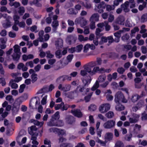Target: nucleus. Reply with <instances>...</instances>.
Returning a JSON list of instances; mask_svg holds the SVG:
<instances>
[{"instance_id":"56","label":"nucleus","mask_w":147,"mask_h":147,"mask_svg":"<svg viewBox=\"0 0 147 147\" xmlns=\"http://www.w3.org/2000/svg\"><path fill=\"white\" fill-rule=\"evenodd\" d=\"M47 98V95H45L41 101V103L42 105H44L46 104Z\"/></svg>"},{"instance_id":"54","label":"nucleus","mask_w":147,"mask_h":147,"mask_svg":"<svg viewBox=\"0 0 147 147\" xmlns=\"http://www.w3.org/2000/svg\"><path fill=\"white\" fill-rule=\"evenodd\" d=\"M74 57L73 54H70L68 55L67 57V59L68 62H70Z\"/></svg>"},{"instance_id":"46","label":"nucleus","mask_w":147,"mask_h":147,"mask_svg":"<svg viewBox=\"0 0 147 147\" xmlns=\"http://www.w3.org/2000/svg\"><path fill=\"white\" fill-rule=\"evenodd\" d=\"M87 64H88V66H90L91 68H93L96 65V62L92 61Z\"/></svg>"},{"instance_id":"44","label":"nucleus","mask_w":147,"mask_h":147,"mask_svg":"<svg viewBox=\"0 0 147 147\" xmlns=\"http://www.w3.org/2000/svg\"><path fill=\"white\" fill-rule=\"evenodd\" d=\"M115 8L114 5H107L106 7V10L108 11H110L111 10H113Z\"/></svg>"},{"instance_id":"23","label":"nucleus","mask_w":147,"mask_h":147,"mask_svg":"<svg viewBox=\"0 0 147 147\" xmlns=\"http://www.w3.org/2000/svg\"><path fill=\"white\" fill-rule=\"evenodd\" d=\"M84 69L86 71V72L92 76V74L91 73L92 72V71L91 70V67L90 66H88L87 64L85 65L84 66Z\"/></svg>"},{"instance_id":"51","label":"nucleus","mask_w":147,"mask_h":147,"mask_svg":"<svg viewBox=\"0 0 147 147\" xmlns=\"http://www.w3.org/2000/svg\"><path fill=\"white\" fill-rule=\"evenodd\" d=\"M144 105V101L143 100H140L136 104V105L139 108H140Z\"/></svg>"},{"instance_id":"39","label":"nucleus","mask_w":147,"mask_h":147,"mask_svg":"<svg viewBox=\"0 0 147 147\" xmlns=\"http://www.w3.org/2000/svg\"><path fill=\"white\" fill-rule=\"evenodd\" d=\"M64 105V102H61L60 104H56L55 106V110H58L60 109L61 110L62 105Z\"/></svg>"},{"instance_id":"57","label":"nucleus","mask_w":147,"mask_h":147,"mask_svg":"<svg viewBox=\"0 0 147 147\" xmlns=\"http://www.w3.org/2000/svg\"><path fill=\"white\" fill-rule=\"evenodd\" d=\"M91 47L90 44H87L84 47V52H87V51L88 50V48Z\"/></svg>"},{"instance_id":"40","label":"nucleus","mask_w":147,"mask_h":147,"mask_svg":"<svg viewBox=\"0 0 147 147\" xmlns=\"http://www.w3.org/2000/svg\"><path fill=\"white\" fill-rule=\"evenodd\" d=\"M44 144L48 145L47 147H51V142L50 140L46 138L44 140Z\"/></svg>"},{"instance_id":"20","label":"nucleus","mask_w":147,"mask_h":147,"mask_svg":"<svg viewBox=\"0 0 147 147\" xmlns=\"http://www.w3.org/2000/svg\"><path fill=\"white\" fill-rule=\"evenodd\" d=\"M11 22L9 20L7 19L6 20V22L2 24L3 27L5 29L10 27L11 26Z\"/></svg>"},{"instance_id":"22","label":"nucleus","mask_w":147,"mask_h":147,"mask_svg":"<svg viewBox=\"0 0 147 147\" xmlns=\"http://www.w3.org/2000/svg\"><path fill=\"white\" fill-rule=\"evenodd\" d=\"M38 136V134H36V136H32L31 139L32 140V143L33 144L37 145L38 144V142L36 140Z\"/></svg>"},{"instance_id":"45","label":"nucleus","mask_w":147,"mask_h":147,"mask_svg":"<svg viewBox=\"0 0 147 147\" xmlns=\"http://www.w3.org/2000/svg\"><path fill=\"white\" fill-rule=\"evenodd\" d=\"M14 51L15 53H20V47L18 45H15L13 47Z\"/></svg>"},{"instance_id":"55","label":"nucleus","mask_w":147,"mask_h":147,"mask_svg":"<svg viewBox=\"0 0 147 147\" xmlns=\"http://www.w3.org/2000/svg\"><path fill=\"white\" fill-rule=\"evenodd\" d=\"M69 106L68 105H65L64 103V105H62V108H61V111H63L64 110H67L68 108L69 107Z\"/></svg>"},{"instance_id":"18","label":"nucleus","mask_w":147,"mask_h":147,"mask_svg":"<svg viewBox=\"0 0 147 147\" xmlns=\"http://www.w3.org/2000/svg\"><path fill=\"white\" fill-rule=\"evenodd\" d=\"M13 61L17 63L19 61L20 57V53L19 54L18 53H13L11 56Z\"/></svg>"},{"instance_id":"32","label":"nucleus","mask_w":147,"mask_h":147,"mask_svg":"<svg viewBox=\"0 0 147 147\" xmlns=\"http://www.w3.org/2000/svg\"><path fill=\"white\" fill-rule=\"evenodd\" d=\"M37 74L35 73H33L31 76V81L32 83H34L36 82L37 79Z\"/></svg>"},{"instance_id":"52","label":"nucleus","mask_w":147,"mask_h":147,"mask_svg":"<svg viewBox=\"0 0 147 147\" xmlns=\"http://www.w3.org/2000/svg\"><path fill=\"white\" fill-rule=\"evenodd\" d=\"M46 54H47V57L48 58L51 59L54 57V55L51 53V52L50 51H48L46 52Z\"/></svg>"},{"instance_id":"64","label":"nucleus","mask_w":147,"mask_h":147,"mask_svg":"<svg viewBox=\"0 0 147 147\" xmlns=\"http://www.w3.org/2000/svg\"><path fill=\"white\" fill-rule=\"evenodd\" d=\"M141 119L142 120H146L147 119V113L145 114L144 113L142 114Z\"/></svg>"},{"instance_id":"7","label":"nucleus","mask_w":147,"mask_h":147,"mask_svg":"<svg viewBox=\"0 0 147 147\" xmlns=\"http://www.w3.org/2000/svg\"><path fill=\"white\" fill-rule=\"evenodd\" d=\"M115 121L113 120H110L104 123L103 126L105 128L110 129L114 127L115 125Z\"/></svg>"},{"instance_id":"60","label":"nucleus","mask_w":147,"mask_h":147,"mask_svg":"<svg viewBox=\"0 0 147 147\" xmlns=\"http://www.w3.org/2000/svg\"><path fill=\"white\" fill-rule=\"evenodd\" d=\"M85 5V7L88 9H89L92 7L91 4L88 1H87L86 2Z\"/></svg>"},{"instance_id":"62","label":"nucleus","mask_w":147,"mask_h":147,"mask_svg":"<svg viewBox=\"0 0 147 147\" xmlns=\"http://www.w3.org/2000/svg\"><path fill=\"white\" fill-rule=\"evenodd\" d=\"M80 23L82 26H84L86 24L87 21L83 19L82 20H80Z\"/></svg>"},{"instance_id":"42","label":"nucleus","mask_w":147,"mask_h":147,"mask_svg":"<svg viewBox=\"0 0 147 147\" xmlns=\"http://www.w3.org/2000/svg\"><path fill=\"white\" fill-rule=\"evenodd\" d=\"M56 57L58 59H60L62 57V54L61 53L60 50H58L55 52Z\"/></svg>"},{"instance_id":"58","label":"nucleus","mask_w":147,"mask_h":147,"mask_svg":"<svg viewBox=\"0 0 147 147\" xmlns=\"http://www.w3.org/2000/svg\"><path fill=\"white\" fill-rule=\"evenodd\" d=\"M71 2H68L66 3L65 6V8L67 9L72 7L73 4L71 3Z\"/></svg>"},{"instance_id":"4","label":"nucleus","mask_w":147,"mask_h":147,"mask_svg":"<svg viewBox=\"0 0 147 147\" xmlns=\"http://www.w3.org/2000/svg\"><path fill=\"white\" fill-rule=\"evenodd\" d=\"M52 129V131L54 132H57L58 133V135L59 136V143H62L64 141H66V139L64 138L62 136H63L65 134V132L63 130L58 129L56 127L52 128L50 129V130Z\"/></svg>"},{"instance_id":"63","label":"nucleus","mask_w":147,"mask_h":147,"mask_svg":"<svg viewBox=\"0 0 147 147\" xmlns=\"http://www.w3.org/2000/svg\"><path fill=\"white\" fill-rule=\"evenodd\" d=\"M9 36L11 38H14L16 36V34L15 33L12 32H9Z\"/></svg>"},{"instance_id":"53","label":"nucleus","mask_w":147,"mask_h":147,"mask_svg":"<svg viewBox=\"0 0 147 147\" xmlns=\"http://www.w3.org/2000/svg\"><path fill=\"white\" fill-rule=\"evenodd\" d=\"M118 72L120 74H123L125 71V70L122 67H119L117 70Z\"/></svg>"},{"instance_id":"26","label":"nucleus","mask_w":147,"mask_h":147,"mask_svg":"<svg viewBox=\"0 0 147 147\" xmlns=\"http://www.w3.org/2000/svg\"><path fill=\"white\" fill-rule=\"evenodd\" d=\"M75 121V119L73 117L70 116L67 118V122L68 123L70 124H72Z\"/></svg>"},{"instance_id":"25","label":"nucleus","mask_w":147,"mask_h":147,"mask_svg":"<svg viewBox=\"0 0 147 147\" xmlns=\"http://www.w3.org/2000/svg\"><path fill=\"white\" fill-rule=\"evenodd\" d=\"M100 81H98V80H96L94 84L92 87L91 88V90L92 91H94L95 90H96L99 87V82Z\"/></svg>"},{"instance_id":"19","label":"nucleus","mask_w":147,"mask_h":147,"mask_svg":"<svg viewBox=\"0 0 147 147\" xmlns=\"http://www.w3.org/2000/svg\"><path fill=\"white\" fill-rule=\"evenodd\" d=\"M30 122L31 123H33L35 125L40 127L42 126L44 123L43 122H40L36 120L33 119H30Z\"/></svg>"},{"instance_id":"31","label":"nucleus","mask_w":147,"mask_h":147,"mask_svg":"<svg viewBox=\"0 0 147 147\" xmlns=\"http://www.w3.org/2000/svg\"><path fill=\"white\" fill-rule=\"evenodd\" d=\"M132 137V134L131 133H130L129 134H127L125 136V140L127 141H130L131 140Z\"/></svg>"},{"instance_id":"11","label":"nucleus","mask_w":147,"mask_h":147,"mask_svg":"<svg viewBox=\"0 0 147 147\" xmlns=\"http://www.w3.org/2000/svg\"><path fill=\"white\" fill-rule=\"evenodd\" d=\"M129 5V2L128 1H126L124 3L121 5V7L125 12L127 13L129 11V9L128 8Z\"/></svg>"},{"instance_id":"41","label":"nucleus","mask_w":147,"mask_h":147,"mask_svg":"<svg viewBox=\"0 0 147 147\" xmlns=\"http://www.w3.org/2000/svg\"><path fill=\"white\" fill-rule=\"evenodd\" d=\"M95 10L97 12L100 13H101V3H100L98 6L96 5Z\"/></svg>"},{"instance_id":"13","label":"nucleus","mask_w":147,"mask_h":147,"mask_svg":"<svg viewBox=\"0 0 147 147\" xmlns=\"http://www.w3.org/2000/svg\"><path fill=\"white\" fill-rule=\"evenodd\" d=\"M20 109V105H13L11 109L12 114L13 115L17 114Z\"/></svg>"},{"instance_id":"30","label":"nucleus","mask_w":147,"mask_h":147,"mask_svg":"<svg viewBox=\"0 0 147 147\" xmlns=\"http://www.w3.org/2000/svg\"><path fill=\"white\" fill-rule=\"evenodd\" d=\"M141 21L142 23H144L147 21V13H144L142 15Z\"/></svg>"},{"instance_id":"35","label":"nucleus","mask_w":147,"mask_h":147,"mask_svg":"<svg viewBox=\"0 0 147 147\" xmlns=\"http://www.w3.org/2000/svg\"><path fill=\"white\" fill-rule=\"evenodd\" d=\"M115 109L117 111H121L124 109L125 107L119 104L115 107Z\"/></svg>"},{"instance_id":"14","label":"nucleus","mask_w":147,"mask_h":147,"mask_svg":"<svg viewBox=\"0 0 147 147\" xmlns=\"http://www.w3.org/2000/svg\"><path fill=\"white\" fill-rule=\"evenodd\" d=\"M125 19L123 16L118 17L116 20L115 23L116 24H118L121 25H124V21Z\"/></svg>"},{"instance_id":"12","label":"nucleus","mask_w":147,"mask_h":147,"mask_svg":"<svg viewBox=\"0 0 147 147\" xmlns=\"http://www.w3.org/2000/svg\"><path fill=\"white\" fill-rule=\"evenodd\" d=\"M110 105L108 103L102 105V113L107 112L110 108Z\"/></svg>"},{"instance_id":"29","label":"nucleus","mask_w":147,"mask_h":147,"mask_svg":"<svg viewBox=\"0 0 147 147\" xmlns=\"http://www.w3.org/2000/svg\"><path fill=\"white\" fill-rule=\"evenodd\" d=\"M115 147H124V145L122 141L118 140L115 144Z\"/></svg>"},{"instance_id":"27","label":"nucleus","mask_w":147,"mask_h":147,"mask_svg":"<svg viewBox=\"0 0 147 147\" xmlns=\"http://www.w3.org/2000/svg\"><path fill=\"white\" fill-rule=\"evenodd\" d=\"M72 144L70 143H63L60 145V147H73Z\"/></svg>"},{"instance_id":"17","label":"nucleus","mask_w":147,"mask_h":147,"mask_svg":"<svg viewBox=\"0 0 147 147\" xmlns=\"http://www.w3.org/2000/svg\"><path fill=\"white\" fill-rule=\"evenodd\" d=\"M99 20V16L97 13H95L92 15L90 18V22H97Z\"/></svg>"},{"instance_id":"59","label":"nucleus","mask_w":147,"mask_h":147,"mask_svg":"<svg viewBox=\"0 0 147 147\" xmlns=\"http://www.w3.org/2000/svg\"><path fill=\"white\" fill-rule=\"evenodd\" d=\"M139 29L138 27H134V28L131 30V34H134L136 32H138Z\"/></svg>"},{"instance_id":"49","label":"nucleus","mask_w":147,"mask_h":147,"mask_svg":"<svg viewBox=\"0 0 147 147\" xmlns=\"http://www.w3.org/2000/svg\"><path fill=\"white\" fill-rule=\"evenodd\" d=\"M129 38V36L128 34H126L125 35L122 36L121 38L124 41H126Z\"/></svg>"},{"instance_id":"61","label":"nucleus","mask_w":147,"mask_h":147,"mask_svg":"<svg viewBox=\"0 0 147 147\" xmlns=\"http://www.w3.org/2000/svg\"><path fill=\"white\" fill-rule=\"evenodd\" d=\"M90 27L91 30H93L95 28V22H90Z\"/></svg>"},{"instance_id":"8","label":"nucleus","mask_w":147,"mask_h":147,"mask_svg":"<svg viewBox=\"0 0 147 147\" xmlns=\"http://www.w3.org/2000/svg\"><path fill=\"white\" fill-rule=\"evenodd\" d=\"M139 117V115L133 113L131 117L129 118V121L130 123H136L138 121Z\"/></svg>"},{"instance_id":"37","label":"nucleus","mask_w":147,"mask_h":147,"mask_svg":"<svg viewBox=\"0 0 147 147\" xmlns=\"http://www.w3.org/2000/svg\"><path fill=\"white\" fill-rule=\"evenodd\" d=\"M25 12V10L23 7L21 6L19 8L18 13H19L20 16L23 15Z\"/></svg>"},{"instance_id":"33","label":"nucleus","mask_w":147,"mask_h":147,"mask_svg":"<svg viewBox=\"0 0 147 147\" xmlns=\"http://www.w3.org/2000/svg\"><path fill=\"white\" fill-rule=\"evenodd\" d=\"M71 88V86L69 84L66 85L65 86L63 87L61 89V90L63 91L64 92H67L69 91Z\"/></svg>"},{"instance_id":"16","label":"nucleus","mask_w":147,"mask_h":147,"mask_svg":"<svg viewBox=\"0 0 147 147\" xmlns=\"http://www.w3.org/2000/svg\"><path fill=\"white\" fill-rule=\"evenodd\" d=\"M113 138V134L111 132H107L105 136V139L106 140L110 141Z\"/></svg>"},{"instance_id":"2","label":"nucleus","mask_w":147,"mask_h":147,"mask_svg":"<svg viewBox=\"0 0 147 147\" xmlns=\"http://www.w3.org/2000/svg\"><path fill=\"white\" fill-rule=\"evenodd\" d=\"M59 111H57L51 117L50 121L47 123L48 126H56L57 125V120L59 119L60 117Z\"/></svg>"},{"instance_id":"47","label":"nucleus","mask_w":147,"mask_h":147,"mask_svg":"<svg viewBox=\"0 0 147 147\" xmlns=\"http://www.w3.org/2000/svg\"><path fill=\"white\" fill-rule=\"evenodd\" d=\"M26 87V85L23 84L21 85L20 86V89L19 90V92L20 93H22L24 91V89Z\"/></svg>"},{"instance_id":"6","label":"nucleus","mask_w":147,"mask_h":147,"mask_svg":"<svg viewBox=\"0 0 147 147\" xmlns=\"http://www.w3.org/2000/svg\"><path fill=\"white\" fill-rule=\"evenodd\" d=\"M71 113L75 117L78 118L82 117L83 114L80 109H75L74 110H71Z\"/></svg>"},{"instance_id":"21","label":"nucleus","mask_w":147,"mask_h":147,"mask_svg":"<svg viewBox=\"0 0 147 147\" xmlns=\"http://www.w3.org/2000/svg\"><path fill=\"white\" fill-rule=\"evenodd\" d=\"M55 88V87L53 85L51 84L49 86V89L47 87H44L43 88V90H44L45 92H49L51 91Z\"/></svg>"},{"instance_id":"10","label":"nucleus","mask_w":147,"mask_h":147,"mask_svg":"<svg viewBox=\"0 0 147 147\" xmlns=\"http://www.w3.org/2000/svg\"><path fill=\"white\" fill-rule=\"evenodd\" d=\"M28 132L32 136H36V134H38V132L36 131L37 130V128L35 125H32L28 128Z\"/></svg>"},{"instance_id":"9","label":"nucleus","mask_w":147,"mask_h":147,"mask_svg":"<svg viewBox=\"0 0 147 147\" xmlns=\"http://www.w3.org/2000/svg\"><path fill=\"white\" fill-rule=\"evenodd\" d=\"M101 32V29L99 28H97L96 29L95 32V34L96 35V37L95 40H94L93 43L94 45L97 46L98 44V39L99 37L101 36V34H100V32Z\"/></svg>"},{"instance_id":"36","label":"nucleus","mask_w":147,"mask_h":147,"mask_svg":"<svg viewBox=\"0 0 147 147\" xmlns=\"http://www.w3.org/2000/svg\"><path fill=\"white\" fill-rule=\"evenodd\" d=\"M101 71V69H100L98 67H94L93 70H92V72L91 73L92 76L94 75L96 73L98 72V71Z\"/></svg>"},{"instance_id":"5","label":"nucleus","mask_w":147,"mask_h":147,"mask_svg":"<svg viewBox=\"0 0 147 147\" xmlns=\"http://www.w3.org/2000/svg\"><path fill=\"white\" fill-rule=\"evenodd\" d=\"M35 103L36 107L38 105H39L40 104L39 98L38 96H35L33 97L30 100L29 103L30 107L33 109V106L32 105L33 104H34Z\"/></svg>"},{"instance_id":"50","label":"nucleus","mask_w":147,"mask_h":147,"mask_svg":"<svg viewBox=\"0 0 147 147\" xmlns=\"http://www.w3.org/2000/svg\"><path fill=\"white\" fill-rule=\"evenodd\" d=\"M96 109V106L95 105H91L88 107V110L90 111H94Z\"/></svg>"},{"instance_id":"38","label":"nucleus","mask_w":147,"mask_h":147,"mask_svg":"<svg viewBox=\"0 0 147 147\" xmlns=\"http://www.w3.org/2000/svg\"><path fill=\"white\" fill-rule=\"evenodd\" d=\"M75 47L76 52L77 53H80L82 49L83 45L82 44H80L77 45Z\"/></svg>"},{"instance_id":"15","label":"nucleus","mask_w":147,"mask_h":147,"mask_svg":"<svg viewBox=\"0 0 147 147\" xmlns=\"http://www.w3.org/2000/svg\"><path fill=\"white\" fill-rule=\"evenodd\" d=\"M123 31L120 30L119 32H115L114 33V36L116 38L114 39V41L116 42H118L119 41V38L121 36V32H123Z\"/></svg>"},{"instance_id":"1","label":"nucleus","mask_w":147,"mask_h":147,"mask_svg":"<svg viewBox=\"0 0 147 147\" xmlns=\"http://www.w3.org/2000/svg\"><path fill=\"white\" fill-rule=\"evenodd\" d=\"M82 82L84 85H79L78 86L76 89L74 90L69 92L67 94V97L68 98L72 99L73 98L72 94H74L75 93H77L78 92V88H80L79 89V91L80 92H84L85 94L89 91L90 89L89 88H87L86 89V87H87L88 85L90 84L92 79L91 77L90 76H88L87 77L85 80L82 79Z\"/></svg>"},{"instance_id":"28","label":"nucleus","mask_w":147,"mask_h":147,"mask_svg":"<svg viewBox=\"0 0 147 147\" xmlns=\"http://www.w3.org/2000/svg\"><path fill=\"white\" fill-rule=\"evenodd\" d=\"M14 81L13 80H11L9 82V84H11V86L12 89H16L18 87L17 84L13 82Z\"/></svg>"},{"instance_id":"48","label":"nucleus","mask_w":147,"mask_h":147,"mask_svg":"<svg viewBox=\"0 0 147 147\" xmlns=\"http://www.w3.org/2000/svg\"><path fill=\"white\" fill-rule=\"evenodd\" d=\"M57 125L56 126L57 127H61L63 125L64 123L62 120H57Z\"/></svg>"},{"instance_id":"43","label":"nucleus","mask_w":147,"mask_h":147,"mask_svg":"<svg viewBox=\"0 0 147 147\" xmlns=\"http://www.w3.org/2000/svg\"><path fill=\"white\" fill-rule=\"evenodd\" d=\"M140 98V96L138 95H135L133 96L131 100L133 102H135L136 101Z\"/></svg>"},{"instance_id":"24","label":"nucleus","mask_w":147,"mask_h":147,"mask_svg":"<svg viewBox=\"0 0 147 147\" xmlns=\"http://www.w3.org/2000/svg\"><path fill=\"white\" fill-rule=\"evenodd\" d=\"M68 14L71 15H76L78 13L77 11H75L74 8H70L67 11Z\"/></svg>"},{"instance_id":"3","label":"nucleus","mask_w":147,"mask_h":147,"mask_svg":"<svg viewBox=\"0 0 147 147\" xmlns=\"http://www.w3.org/2000/svg\"><path fill=\"white\" fill-rule=\"evenodd\" d=\"M114 100L117 104H119L120 102L126 103L127 100L126 99L125 96L121 92H118L116 93L115 96Z\"/></svg>"},{"instance_id":"34","label":"nucleus","mask_w":147,"mask_h":147,"mask_svg":"<svg viewBox=\"0 0 147 147\" xmlns=\"http://www.w3.org/2000/svg\"><path fill=\"white\" fill-rule=\"evenodd\" d=\"M114 116V114L113 112L109 111L107 113L105 116L108 118L110 119L113 118Z\"/></svg>"}]
</instances>
